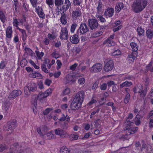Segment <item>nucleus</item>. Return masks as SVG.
<instances>
[{"mask_svg": "<svg viewBox=\"0 0 153 153\" xmlns=\"http://www.w3.org/2000/svg\"><path fill=\"white\" fill-rule=\"evenodd\" d=\"M34 103L33 104V111L34 114H36L37 113L36 112V107L37 106V100H35L34 101Z\"/></svg>", "mask_w": 153, "mask_h": 153, "instance_id": "48", "label": "nucleus"}, {"mask_svg": "<svg viewBox=\"0 0 153 153\" xmlns=\"http://www.w3.org/2000/svg\"><path fill=\"white\" fill-rule=\"evenodd\" d=\"M35 9L39 16L41 18L44 19L45 15L43 12V10L42 7L39 6L36 7Z\"/></svg>", "mask_w": 153, "mask_h": 153, "instance_id": "19", "label": "nucleus"}, {"mask_svg": "<svg viewBox=\"0 0 153 153\" xmlns=\"http://www.w3.org/2000/svg\"><path fill=\"white\" fill-rule=\"evenodd\" d=\"M47 127L45 126H42L37 128V132L40 136H43L47 132Z\"/></svg>", "mask_w": 153, "mask_h": 153, "instance_id": "17", "label": "nucleus"}, {"mask_svg": "<svg viewBox=\"0 0 153 153\" xmlns=\"http://www.w3.org/2000/svg\"><path fill=\"white\" fill-rule=\"evenodd\" d=\"M96 16L101 22H106V20L105 18L99 13L96 14Z\"/></svg>", "mask_w": 153, "mask_h": 153, "instance_id": "36", "label": "nucleus"}, {"mask_svg": "<svg viewBox=\"0 0 153 153\" xmlns=\"http://www.w3.org/2000/svg\"><path fill=\"white\" fill-rule=\"evenodd\" d=\"M22 92L20 90H14L9 94L8 98L9 100H13L16 97L21 95Z\"/></svg>", "mask_w": 153, "mask_h": 153, "instance_id": "11", "label": "nucleus"}, {"mask_svg": "<svg viewBox=\"0 0 153 153\" xmlns=\"http://www.w3.org/2000/svg\"><path fill=\"white\" fill-rule=\"evenodd\" d=\"M30 63L33 65L35 69H39V66H37L36 64L31 60L29 61Z\"/></svg>", "mask_w": 153, "mask_h": 153, "instance_id": "61", "label": "nucleus"}, {"mask_svg": "<svg viewBox=\"0 0 153 153\" xmlns=\"http://www.w3.org/2000/svg\"><path fill=\"white\" fill-rule=\"evenodd\" d=\"M71 42L74 44H77L79 42V37L77 35L75 34L70 38Z\"/></svg>", "mask_w": 153, "mask_h": 153, "instance_id": "23", "label": "nucleus"}, {"mask_svg": "<svg viewBox=\"0 0 153 153\" xmlns=\"http://www.w3.org/2000/svg\"><path fill=\"white\" fill-rule=\"evenodd\" d=\"M114 66V64L111 60L108 61L104 67V70L106 72H108L111 71Z\"/></svg>", "mask_w": 153, "mask_h": 153, "instance_id": "15", "label": "nucleus"}, {"mask_svg": "<svg viewBox=\"0 0 153 153\" xmlns=\"http://www.w3.org/2000/svg\"><path fill=\"white\" fill-rule=\"evenodd\" d=\"M35 53L39 59H41L44 55V53L42 52L40 53L39 51H36Z\"/></svg>", "mask_w": 153, "mask_h": 153, "instance_id": "42", "label": "nucleus"}, {"mask_svg": "<svg viewBox=\"0 0 153 153\" xmlns=\"http://www.w3.org/2000/svg\"><path fill=\"white\" fill-rule=\"evenodd\" d=\"M97 13H99L102 11L103 4L102 2L100 0L97 2Z\"/></svg>", "mask_w": 153, "mask_h": 153, "instance_id": "27", "label": "nucleus"}, {"mask_svg": "<svg viewBox=\"0 0 153 153\" xmlns=\"http://www.w3.org/2000/svg\"><path fill=\"white\" fill-rule=\"evenodd\" d=\"M12 33L13 31L12 27L10 26L8 27L6 31V37L9 39H11L12 37Z\"/></svg>", "mask_w": 153, "mask_h": 153, "instance_id": "20", "label": "nucleus"}, {"mask_svg": "<svg viewBox=\"0 0 153 153\" xmlns=\"http://www.w3.org/2000/svg\"><path fill=\"white\" fill-rule=\"evenodd\" d=\"M130 99V95L129 93H127V94L124 99V102L125 104H127L129 102Z\"/></svg>", "mask_w": 153, "mask_h": 153, "instance_id": "46", "label": "nucleus"}, {"mask_svg": "<svg viewBox=\"0 0 153 153\" xmlns=\"http://www.w3.org/2000/svg\"><path fill=\"white\" fill-rule=\"evenodd\" d=\"M102 34V32L101 31H97L94 33L93 34L92 36L94 37H97L101 35Z\"/></svg>", "mask_w": 153, "mask_h": 153, "instance_id": "51", "label": "nucleus"}, {"mask_svg": "<svg viewBox=\"0 0 153 153\" xmlns=\"http://www.w3.org/2000/svg\"><path fill=\"white\" fill-rule=\"evenodd\" d=\"M55 134L59 136L61 138L66 137L68 135L67 132L61 128H58L54 130Z\"/></svg>", "mask_w": 153, "mask_h": 153, "instance_id": "10", "label": "nucleus"}, {"mask_svg": "<svg viewBox=\"0 0 153 153\" xmlns=\"http://www.w3.org/2000/svg\"><path fill=\"white\" fill-rule=\"evenodd\" d=\"M79 136L76 134H72L70 135L71 139L72 140H75L78 139Z\"/></svg>", "mask_w": 153, "mask_h": 153, "instance_id": "55", "label": "nucleus"}, {"mask_svg": "<svg viewBox=\"0 0 153 153\" xmlns=\"http://www.w3.org/2000/svg\"><path fill=\"white\" fill-rule=\"evenodd\" d=\"M53 109L52 108H47L43 112V114L45 115H47Z\"/></svg>", "mask_w": 153, "mask_h": 153, "instance_id": "59", "label": "nucleus"}, {"mask_svg": "<svg viewBox=\"0 0 153 153\" xmlns=\"http://www.w3.org/2000/svg\"><path fill=\"white\" fill-rule=\"evenodd\" d=\"M10 105V102L9 101L7 100L3 103L2 109L5 111H7L9 109Z\"/></svg>", "mask_w": 153, "mask_h": 153, "instance_id": "21", "label": "nucleus"}, {"mask_svg": "<svg viewBox=\"0 0 153 153\" xmlns=\"http://www.w3.org/2000/svg\"><path fill=\"white\" fill-rule=\"evenodd\" d=\"M85 92L83 91H80L77 93L74 99V101L79 102L82 103L85 98Z\"/></svg>", "mask_w": 153, "mask_h": 153, "instance_id": "5", "label": "nucleus"}, {"mask_svg": "<svg viewBox=\"0 0 153 153\" xmlns=\"http://www.w3.org/2000/svg\"><path fill=\"white\" fill-rule=\"evenodd\" d=\"M66 120L67 121L69 122L70 121V117L68 115H65L64 114H62V117L59 119V121L61 122L64 121Z\"/></svg>", "mask_w": 153, "mask_h": 153, "instance_id": "29", "label": "nucleus"}, {"mask_svg": "<svg viewBox=\"0 0 153 153\" xmlns=\"http://www.w3.org/2000/svg\"><path fill=\"white\" fill-rule=\"evenodd\" d=\"M71 5V3L69 0H65V2L59 6V10L61 13H63L69 8Z\"/></svg>", "mask_w": 153, "mask_h": 153, "instance_id": "3", "label": "nucleus"}, {"mask_svg": "<svg viewBox=\"0 0 153 153\" xmlns=\"http://www.w3.org/2000/svg\"><path fill=\"white\" fill-rule=\"evenodd\" d=\"M48 95H47V94H46L45 92L44 93H42L40 94L38 96V98L39 100H41L43 99L46 97Z\"/></svg>", "mask_w": 153, "mask_h": 153, "instance_id": "49", "label": "nucleus"}, {"mask_svg": "<svg viewBox=\"0 0 153 153\" xmlns=\"http://www.w3.org/2000/svg\"><path fill=\"white\" fill-rule=\"evenodd\" d=\"M85 79L84 78H80L78 81V82L80 85H82L85 82Z\"/></svg>", "mask_w": 153, "mask_h": 153, "instance_id": "60", "label": "nucleus"}, {"mask_svg": "<svg viewBox=\"0 0 153 153\" xmlns=\"http://www.w3.org/2000/svg\"><path fill=\"white\" fill-rule=\"evenodd\" d=\"M46 3L50 7H52L53 5V0H46Z\"/></svg>", "mask_w": 153, "mask_h": 153, "instance_id": "56", "label": "nucleus"}, {"mask_svg": "<svg viewBox=\"0 0 153 153\" xmlns=\"http://www.w3.org/2000/svg\"><path fill=\"white\" fill-rule=\"evenodd\" d=\"M47 139H54L55 137V135L52 134L51 132L48 133L47 134L46 136L45 137Z\"/></svg>", "mask_w": 153, "mask_h": 153, "instance_id": "41", "label": "nucleus"}, {"mask_svg": "<svg viewBox=\"0 0 153 153\" xmlns=\"http://www.w3.org/2000/svg\"><path fill=\"white\" fill-rule=\"evenodd\" d=\"M124 7V4L122 2L117 3L115 7V9L116 13H119Z\"/></svg>", "mask_w": 153, "mask_h": 153, "instance_id": "22", "label": "nucleus"}, {"mask_svg": "<svg viewBox=\"0 0 153 153\" xmlns=\"http://www.w3.org/2000/svg\"><path fill=\"white\" fill-rule=\"evenodd\" d=\"M68 31L66 27H62L60 32V37L62 39L67 40L68 39Z\"/></svg>", "mask_w": 153, "mask_h": 153, "instance_id": "13", "label": "nucleus"}, {"mask_svg": "<svg viewBox=\"0 0 153 153\" xmlns=\"http://www.w3.org/2000/svg\"><path fill=\"white\" fill-rule=\"evenodd\" d=\"M82 104V103L79 102L74 101V100H73L71 103L70 107L72 110H76L80 108L81 107Z\"/></svg>", "mask_w": 153, "mask_h": 153, "instance_id": "14", "label": "nucleus"}, {"mask_svg": "<svg viewBox=\"0 0 153 153\" xmlns=\"http://www.w3.org/2000/svg\"><path fill=\"white\" fill-rule=\"evenodd\" d=\"M88 26L90 29L92 30H95L97 28L99 24L98 21L95 19H90L88 20Z\"/></svg>", "mask_w": 153, "mask_h": 153, "instance_id": "4", "label": "nucleus"}, {"mask_svg": "<svg viewBox=\"0 0 153 153\" xmlns=\"http://www.w3.org/2000/svg\"><path fill=\"white\" fill-rule=\"evenodd\" d=\"M70 92V89L69 88H66L62 92V94L64 95L69 94Z\"/></svg>", "mask_w": 153, "mask_h": 153, "instance_id": "54", "label": "nucleus"}, {"mask_svg": "<svg viewBox=\"0 0 153 153\" xmlns=\"http://www.w3.org/2000/svg\"><path fill=\"white\" fill-rule=\"evenodd\" d=\"M140 115L138 114L134 119L135 124L137 126H138L140 124Z\"/></svg>", "mask_w": 153, "mask_h": 153, "instance_id": "31", "label": "nucleus"}, {"mask_svg": "<svg viewBox=\"0 0 153 153\" xmlns=\"http://www.w3.org/2000/svg\"><path fill=\"white\" fill-rule=\"evenodd\" d=\"M114 12V10L113 8L108 7L105 10L104 15L107 18H111L113 16Z\"/></svg>", "mask_w": 153, "mask_h": 153, "instance_id": "12", "label": "nucleus"}, {"mask_svg": "<svg viewBox=\"0 0 153 153\" xmlns=\"http://www.w3.org/2000/svg\"><path fill=\"white\" fill-rule=\"evenodd\" d=\"M16 127V122L14 121L8 122L4 126L3 129L5 131L13 130Z\"/></svg>", "mask_w": 153, "mask_h": 153, "instance_id": "7", "label": "nucleus"}, {"mask_svg": "<svg viewBox=\"0 0 153 153\" xmlns=\"http://www.w3.org/2000/svg\"><path fill=\"white\" fill-rule=\"evenodd\" d=\"M132 84V83L131 82L126 81L120 84V88H123L124 87H128L131 85Z\"/></svg>", "mask_w": 153, "mask_h": 153, "instance_id": "33", "label": "nucleus"}, {"mask_svg": "<svg viewBox=\"0 0 153 153\" xmlns=\"http://www.w3.org/2000/svg\"><path fill=\"white\" fill-rule=\"evenodd\" d=\"M89 31V28L88 25L85 22L81 23L77 32H80V34H84Z\"/></svg>", "mask_w": 153, "mask_h": 153, "instance_id": "6", "label": "nucleus"}, {"mask_svg": "<svg viewBox=\"0 0 153 153\" xmlns=\"http://www.w3.org/2000/svg\"><path fill=\"white\" fill-rule=\"evenodd\" d=\"M147 91L146 89H145L141 90V91L140 92V93H139L140 96V97L142 98L144 97L146 94Z\"/></svg>", "mask_w": 153, "mask_h": 153, "instance_id": "40", "label": "nucleus"}, {"mask_svg": "<svg viewBox=\"0 0 153 153\" xmlns=\"http://www.w3.org/2000/svg\"><path fill=\"white\" fill-rule=\"evenodd\" d=\"M51 56L53 58H55L56 59L59 58L60 56L59 55L58 53H56V49L53 50V52L51 54Z\"/></svg>", "mask_w": 153, "mask_h": 153, "instance_id": "44", "label": "nucleus"}, {"mask_svg": "<svg viewBox=\"0 0 153 153\" xmlns=\"http://www.w3.org/2000/svg\"><path fill=\"white\" fill-rule=\"evenodd\" d=\"M137 56V52H132L131 54L128 55L127 59L131 62L133 61Z\"/></svg>", "mask_w": 153, "mask_h": 153, "instance_id": "25", "label": "nucleus"}, {"mask_svg": "<svg viewBox=\"0 0 153 153\" xmlns=\"http://www.w3.org/2000/svg\"><path fill=\"white\" fill-rule=\"evenodd\" d=\"M133 124H134V123L131 122L129 124V125H130L129 128L130 129V132H131V134L135 133L137 131L138 129V128L137 127H132L131 126V125Z\"/></svg>", "mask_w": 153, "mask_h": 153, "instance_id": "34", "label": "nucleus"}, {"mask_svg": "<svg viewBox=\"0 0 153 153\" xmlns=\"http://www.w3.org/2000/svg\"><path fill=\"white\" fill-rule=\"evenodd\" d=\"M137 31L139 35L140 36H143L144 34V30L142 29L141 27H138L137 28Z\"/></svg>", "mask_w": 153, "mask_h": 153, "instance_id": "38", "label": "nucleus"}, {"mask_svg": "<svg viewBox=\"0 0 153 153\" xmlns=\"http://www.w3.org/2000/svg\"><path fill=\"white\" fill-rule=\"evenodd\" d=\"M97 102V101L96 99L92 98L91 100L87 104L88 106H91L93 104H95Z\"/></svg>", "mask_w": 153, "mask_h": 153, "instance_id": "58", "label": "nucleus"}, {"mask_svg": "<svg viewBox=\"0 0 153 153\" xmlns=\"http://www.w3.org/2000/svg\"><path fill=\"white\" fill-rule=\"evenodd\" d=\"M25 50L27 54H32L33 52L31 49L25 47Z\"/></svg>", "mask_w": 153, "mask_h": 153, "instance_id": "63", "label": "nucleus"}, {"mask_svg": "<svg viewBox=\"0 0 153 153\" xmlns=\"http://www.w3.org/2000/svg\"><path fill=\"white\" fill-rule=\"evenodd\" d=\"M102 68V65L100 63H97L94 64L90 69L91 73H95L100 71Z\"/></svg>", "mask_w": 153, "mask_h": 153, "instance_id": "9", "label": "nucleus"}, {"mask_svg": "<svg viewBox=\"0 0 153 153\" xmlns=\"http://www.w3.org/2000/svg\"><path fill=\"white\" fill-rule=\"evenodd\" d=\"M146 35L148 38L152 39L153 38V30H147L146 31Z\"/></svg>", "mask_w": 153, "mask_h": 153, "instance_id": "26", "label": "nucleus"}, {"mask_svg": "<svg viewBox=\"0 0 153 153\" xmlns=\"http://www.w3.org/2000/svg\"><path fill=\"white\" fill-rule=\"evenodd\" d=\"M130 127V125H128L125 128L124 130L126 131V133L127 135H129L131 134L130 131V129L129 127Z\"/></svg>", "mask_w": 153, "mask_h": 153, "instance_id": "52", "label": "nucleus"}, {"mask_svg": "<svg viewBox=\"0 0 153 153\" xmlns=\"http://www.w3.org/2000/svg\"><path fill=\"white\" fill-rule=\"evenodd\" d=\"M7 62L4 61H2L0 64V69H3L5 67Z\"/></svg>", "mask_w": 153, "mask_h": 153, "instance_id": "53", "label": "nucleus"}, {"mask_svg": "<svg viewBox=\"0 0 153 153\" xmlns=\"http://www.w3.org/2000/svg\"><path fill=\"white\" fill-rule=\"evenodd\" d=\"M79 7H78L76 10L72 11V16L74 19H76L77 17L81 16L82 12L81 10L79 9Z\"/></svg>", "mask_w": 153, "mask_h": 153, "instance_id": "18", "label": "nucleus"}, {"mask_svg": "<svg viewBox=\"0 0 153 153\" xmlns=\"http://www.w3.org/2000/svg\"><path fill=\"white\" fill-rule=\"evenodd\" d=\"M63 0H54V3L57 8L59 9V6L63 4Z\"/></svg>", "mask_w": 153, "mask_h": 153, "instance_id": "37", "label": "nucleus"}, {"mask_svg": "<svg viewBox=\"0 0 153 153\" xmlns=\"http://www.w3.org/2000/svg\"><path fill=\"white\" fill-rule=\"evenodd\" d=\"M0 20L3 24L6 20V17L3 12L1 10H0Z\"/></svg>", "mask_w": 153, "mask_h": 153, "instance_id": "30", "label": "nucleus"}, {"mask_svg": "<svg viewBox=\"0 0 153 153\" xmlns=\"http://www.w3.org/2000/svg\"><path fill=\"white\" fill-rule=\"evenodd\" d=\"M147 0H134L131 5L133 11L136 13H139L143 10L147 5Z\"/></svg>", "mask_w": 153, "mask_h": 153, "instance_id": "1", "label": "nucleus"}, {"mask_svg": "<svg viewBox=\"0 0 153 153\" xmlns=\"http://www.w3.org/2000/svg\"><path fill=\"white\" fill-rule=\"evenodd\" d=\"M31 76L33 78H36L38 79H42V75L38 72H34L32 73Z\"/></svg>", "mask_w": 153, "mask_h": 153, "instance_id": "28", "label": "nucleus"}, {"mask_svg": "<svg viewBox=\"0 0 153 153\" xmlns=\"http://www.w3.org/2000/svg\"><path fill=\"white\" fill-rule=\"evenodd\" d=\"M130 45L132 48V51L136 52L138 49V46L137 44L134 42H131Z\"/></svg>", "mask_w": 153, "mask_h": 153, "instance_id": "32", "label": "nucleus"}, {"mask_svg": "<svg viewBox=\"0 0 153 153\" xmlns=\"http://www.w3.org/2000/svg\"><path fill=\"white\" fill-rule=\"evenodd\" d=\"M37 89L36 84L34 82L29 83L24 88L25 97H27L30 94V92L36 91Z\"/></svg>", "mask_w": 153, "mask_h": 153, "instance_id": "2", "label": "nucleus"}, {"mask_svg": "<svg viewBox=\"0 0 153 153\" xmlns=\"http://www.w3.org/2000/svg\"><path fill=\"white\" fill-rule=\"evenodd\" d=\"M48 37L51 40H53L56 38V36L50 33L48 34Z\"/></svg>", "mask_w": 153, "mask_h": 153, "instance_id": "64", "label": "nucleus"}, {"mask_svg": "<svg viewBox=\"0 0 153 153\" xmlns=\"http://www.w3.org/2000/svg\"><path fill=\"white\" fill-rule=\"evenodd\" d=\"M121 54V51L119 50L118 49L115 50H114L113 51L112 53V54L113 56H118L120 55Z\"/></svg>", "mask_w": 153, "mask_h": 153, "instance_id": "43", "label": "nucleus"}, {"mask_svg": "<svg viewBox=\"0 0 153 153\" xmlns=\"http://www.w3.org/2000/svg\"><path fill=\"white\" fill-rule=\"evenodd\" d=\"M70 150L65 146H62L60 149V153H69Z\"/></svg>", "mask_w": 153, "mask_h": 153, "instance_id": "35", "label": "nucleus"}, {"mask_svg": "<svg viewBox=\"0 0 153 153\" xmlns=\"http://www.w3.org/2000/svg\"><path fill=\"white\" fill-rule=\"evenodd\" d=\"M143 89V86L141 84H138L135 86L133 88V91L134 93H140Z\"/></svg>", "mask_w": 153, "mask_h": 153, "instance_id": "24", "label": "nucleus"}, {"mask_svg": "<svg viewBox=\"0 0 153 153\" xmlns=\"http://www.w3.org/2000/svg\"><path fill=\"white\" fill-rule=\"evenodd\" d=\"M75 80L74 76L70 74L67 75L64 79V82L65 84L68 83L69 84L73 83Z\"/></svg>", "mask_w": 153, "mask_h": 153, "instance_id": "16", "label": "nucleus"}, {"mask_svg": "<svg viewBox=\"0 0 153 153\" xmlns=\"http://www.w3.org/2000/svg\"><path fill=\"white\" fill-rule=\"evenodd\" d=\"M77 26V24L76 23H73L71 27V31L72 33H74Z\"/></svg>", "mask_w": 153, "mask_h": 153, "instance_id": "45", "label": "nucleus"}, {"mask_svg": "<svg viewBox=\"0 0 153 153\" xmlns=\"http://www.w3.org/2000/svg\"><path fill=\"white\" fill-rule=\"evenodd\" d=\"M42 70L46 73H48V71L46 68V66L44 64H42L41 66Z\"/></svg>", "mask_w": 153, "mask_h": 153, "instance_id": "57", "label": "nucleus"}, {"mask_svg": "<svg viewBox=\"0 0 153 153\" xmlns=\"http://www.w3.org/2000/svg\"><path fill=\"white\" fill-rule=\"evenodd\" d=\"M114 38V34H113L103 42V44L106 46L111 47L115 45V42L113 40Z\"/></svg>", "mask_w": 153, "mask_h": 153, "instance_id": "8", "label": "nucleus"}, {"mask_svg": "<svg viewBox=\"0 0 153 153\" xmlns=\"http://www.w3.org/2000/svg\"><path fill=\"white\" fill-rule=\"evenodd\" d=\"M82 2V0H73V4L74 5L80 6Z\"/></svg>", "mask_w": 153, "mask_h": 153, "instance_id": "47", "label": "nucleus"}, {"mask_svg": "<svg viewBox=\"0 0 153 153\" xmlns=\"http://www.w3.org/2000/svg\"><path fill=\"white\" fill-rule=\"evenodd\" d=\"M60 20L62 23L63 25H65L67 23V19L65 15H63L60 18Z\"/></svg>", "mask_w": 153, "mask_h": 153, "instance_id": "39", "label": "nucleus"}, {"mask_svg": "<svg viewBox=\"0 0 153 153\" xmlns=\"http://www.w3.org/2000/svg\"><path fill=\"white\" fill-rule=\"evenodd\" d=\"M30 2L33 7H36L38 3V0H30Z\"/></svg>", "mask_w": 153, "mask_h": 153, "instance_id": "50", "label": "nucleus"}, {"mask_svg": "<svg viewBox=\"0 0 153 153\" xmlns=\"http://www.w3.org/2000/svg\"><path fill=\"white\" fill-rule=\"evenodd\" d=\"M107 85L106 83H103L100 86V88L101 90H105L107 88Z\"/></svg>", "mask_w": 153, "mask_h": 153, "instance_id": "62", "label": "nucleus"}]
</instances>
